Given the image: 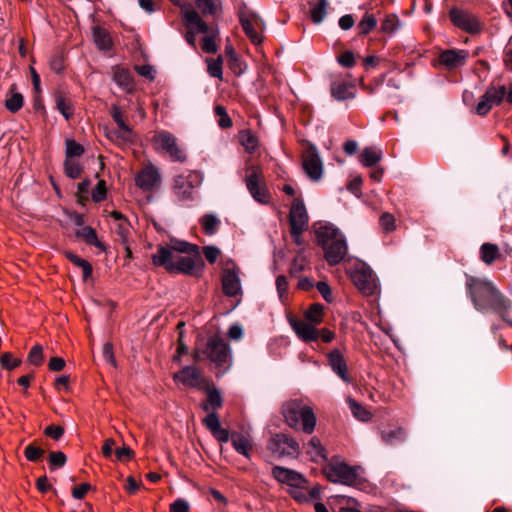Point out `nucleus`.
<instances>
[{
	"mask_svg": "<svg viewBox=\"0 0 512 512\" xmlns=\"http://www.w3.org/2000/svg\"><path fill=\"white\" fill-rule=\"evenodd\" d=\"M350 278L356 288L365 296L379 292L377 277L365 263H357L350 272Z\"/></svg>",
	"mask_w": 512,
	"mask_h": 512,
	"instance_id": "obj_5",
	"label": "nucleus"
},
{
	"mask_svg": "<svg viewBox=\"0 0 512 512\" xmlns=\"http://www.w3.org/2000/svg\"><path fill=\"white\" fill-rule=\"evenodd\" d=\"M76 236L83 239L88 245L95 246L102 251L106 249L104 244L98 240L96 231L90 226H85L77 230Z\"/></svg>",
	"mask_w": 512,
	"mask_h": 512,
	"instance_id": "obj_36",
	"label": "nucleus"
},
{
	"mask_svg": "<svg viewBox=\"0 0 512 512\" xmlns=\"http://www.w3.org/2000/svg\"><path fill=\"white\" fill-rule=\"evenodd\" d=\"M316 236L328 264H339L347 253V243L341 231L333 225H324L316 230Z\"/></svg>",
	"mask_w": 512,
	"mask_h": 512,
	"instance_id": "obj_2",
	"label": "nucleus"
},
{
	"mask_svg": "<svg viewBox=\"0 0 512 512\" xmlns=\"http://www.w3.org/2000/svg\"><path fill=\"white\" fill-rule=\"evenodd\" d=\"M202 355H205L217 366H222L229 358V347L221 337L216 335L211 336L207 340L206 347L203 351H195L194 359L200 361L202 360Z\"/></svg>",
	"mask_w": 512,
	"mask_h": 512,
	"instance_id": "obj_7",
	"label": "nucleus"
},
{
	"mask_svg": "<svg viewBox=\"0 0 512 512\" xmlns=\"http://www.w3.org/2000/svg\"><path fill=\"white\" fill-rule=\"evenodd\" d=\"M323 307L320 304H313L306 312L305 317L311 323L317 325L322 322Z\"/></svg>",
	"mask_w": 512,
	"mask_h": 512,
	"instance_id": "obj_49",
	"label": "nucleus"
},
{
	"mask_svg": "<svg viewBox=\"0 0 512 512\" xmlns=\"http://www.w3.org/2000/svg\"><path fill=\"white\" fill-rule=\"evenodd\" d=\"M153 139L157 150L166 152L173 161H185L184 151L178 146L176 138L170 132L160 131Z\"/></svg>",
	"mask_w": 512,
	"mask_h": 512,
	"instance_id": "obj_14",
	"label": "nucleus"
},
{
	"mask_svg": "<svg viewBox=\"0 0 512 512\" xmlns=\"http://www.w3.org/2000/svg\"><path fill=\"white\" fill-rule=\"evenodd\" d=\"M492 107L493 105L490 103V101L485 99V94H483L475 107V112L478 115L484 116L491 110Z\"/></svg>",
	"mask_w": 512,
	"mask_h": 512,
	"instance_id": "obj_60",
	"label": "nucleus"
},
{
	"mask_svg": "<svg viewBox=\"0 0 512 512\" xmlns=\"http://www.w3.org/2000/svg\"><path fill=\"white\" fill-rule=\"evenodd\" d=\"M329 365L344 382H350L346 361L339 350H333L328 354Z\"/></svg>",
	"mask_w": 512,
	"mask_h": 512,
	"instance_id": "obj_23",
	"label": "nucleus"
},
{
	"mask_svg": "<svg viewBox=\"0 0 512 512\" xmlns=\"http://www.w3.org/2000/svg\"><path fill=\"white\" fill-rule=\"evenodd\" d=\"M106 197V186L103 180L99 181L92 191V199L94 202H101Z\"/></svg>",
	"mask_w": 512,
	"mask_h": 512,
	"instance_id": "obj_58",
	"label": "nucleus"
},
{
	"mask_svg": "<svg viewBox=\"0 0 512 512\" xmlns=\"http://www.w3.org/2000/svg\"><path fill=\"white\" fill-rule=\"evenodd\" d=\"M328 6V0L310 2V16L314 24H320L324 21L325 17L327 16Z\"/></svg>",
	"mask_w": 512,
	"mask_h": 512,
	"instance_id": "obj_32",
	"label": "nucleus"
},
{
	"mask_svg": "<svg viewBox=\"0 0 512 512\" xmlns=\"http://www.w3.org/2000/svg\"><path fill=\"white\" fill-rule=\"evenodd\" d=\"M203 253L209 263H214L220 254V250L216 246H206Z\"/></svg>",
	"mask_w": 512,
	"mask_h": 512,
	"instance_id": "obj_63",
	"label": "nucleus"
},
{
	"mask_svg": "<svg viewBox=\"0 0 512 512\" xmlns=\"http://www.w3.org/2000/svg\"><path fill=\"white\" fill-rule=\"evenodd\" d=\"M136 184L144 191H150L161 181L159 170L154 165L145 166L135 177Z\"/></svg>",
	"mask_w": 512,
	"mask_h": 512,
	"instance_id": "obj_17",
	"label": "nucleus"
},
{
	"mask_svg": "<svg viewBox=\"0 0 512 512\" xmlns=\"http://www.w3.org/2000/svg\"><path fill=\"white\" fill-rule=\"evenodd\" d=\"M113 81L123 90L130 92L133 89L131 73L123 68H117L113 74Z\"/></svg>",
	"mask_w": 512,
	"mask_h": 512,
	"instance_id": "obj_38",
	"label": "nucleus"
},
{
	"mask_svg": "<svg viewBox=\"0 0 512 512\" xmlns=\"http://www.w3.org/2000/svg\"><path fill=\"white\" fill-rule=\"evenodd\" d=\"M182 18L188 29L185 39L190 46L195 48L196 33H208L209 27L191 5L182 8Z\"/></svg>",
	"mask_w": 512,
	"mask_h": 512,
	"instance_id": "obj_9",
	"label": "nucleus"
},
{
	"mask_svg": "<svg viewBox=\"0 0 512 512\" xmlns=\"http://www.w3.org/2000/svg\"><path fill=\"white\" fill-rule=\"evenodd\" d=\"M218 34V30L214 31L210 35H205L202 38V50L205 53H216L218 50V46L216 44V35Z\"/></svg>",
	"mask_w": 512,
	"mask_h": 512,
	"instance_id": "obj_50",
	"label": "nucleus"
},
{
	"mask_svg": "<svg viewBox=\"0 0 512 512\" xmlns=\"http://www.w3.org/2000/svg\"><path fill=\"white\" fill-rule=\"evenodd\" d=\"M44 433L54 440H59L64 434V429L61 426L50 425L45 428Z\"/></svg>",
	"mask_w": 512,
	"mask_h": 512,
	"instance_id": "obj_61",
	"label": "nucleus"
},
{
	"mask_svg": "<svg viewBox=\"0 0 512 512\" xmlns=\"http://www.w3.org/2000/svg\"><path fill=\"white\" fill-rule=\"evenodd\" d=\"M113 133L117 139H120L124 143L132 141L133 134H132L131 128L128 125H127V131H125L124 128H118Z\"/></svg>",
	"mask_w": 512,
	"mask_h": 512,
	"instance_id": "obj_62",
	"label": "nucleus"
},
{
	"mask_svg": "<svg viewBox=\"0 0 512 512\" xmlns=\"http://www.w3.org/2000/svg\"><path fill=\"white\" fill-rule=\"evenodd\" d=\"M22 106L23 96L20 93H14L5 102V107L13 113L19 111L22 108Z\"/></svg>",
	"mask_w": 512,
	"mask_h": 512,
	"instance_id": "obj_52",
	"label": "nucleus"
},
{
	"mask_svg": "<svg viewBox=\"0 0 512 512\" xmlns=\"http://www.w3.org/2000/svg\"><path fill=\"white\" fill-rule=\"evenodd\" d=\"M199 222L204 233L210 236L214 235L218 231L221 224L219 217L214 213H207L203 215L199 219Z\"/></svg>",
	"mask_w": 512,
	"mask_h": 512,
	"instance_id": "obj_35",
	"label": "nucleus"
},
{
	"mask_svg": "<svg viewBox=\"0 0 512 512\" xmlns=\"http://www.w3.org/2000/svg\"><path fill=\"white\" fill-rule=\"evenodd\" d=\"M382 150L374 147H365L359 156V160L365 167H371L382 159Z\"/></svg>",
	"mask_w": 512,
	"mask_h": 512,
	"instance_id": "obj_34",
	"label": "nucleus"
},
{
	"mask_svg": "<svg viewBox=\"0 0 512 512\" xmlns=\"http://www.w3.org/2000/svg\"><path fill=\"white\" fill-rule=\"evenodd\" d=\"M195 4L204 16H215L220 9L219 0H195Z\"/></svg>",
	"mask_w": 512,
	"mask_h": 512,
	"instance_id": "obj_41",
	"label": "nucleus"
},
{
	"mask_svg": "<svg viewBox=\"0 0 512 512\" xmlns=\"http://www.w3.org/2000/svg\"><path fill=\"white\" fill-rule=\"evenodd\" d=\"M381 438L387 445H397L405 441L406 432L402 428L383 430Z\"/></svg>",
	"mask_w": 512,
	"mask_h": 512,
	"instance_id": "obj_39",
	"label": "nucleus"
},
{
	"mask_svg": "<svg viewBox=\"0 0 512 512\" xmlns=\"http://www.w3.org/2000/svg\"><path fill=\"white\" fill-rule=\"evenodd\" d=\"M189 256H182L180 254H176L174 262H173V268L170 269V273H184V274H193L196 262L193 258Z\"/></svg>",
	"mask_w": 512,
	"mask_h": 512,
	"instance_id": "obj_28",
	"label": "nucleus"
},
{
	"mask_svg": "<svg viewBox=\"0 0 512 512\" xmlns=\"http://www.w3.org/2000/svg\"><path fill=\"white\" fill-rule=\"evenodd\" d=\"M469 56L466 50L450 49L443 51L439 56V61L448 69H456L465 65Z\"/></svg>",
	"mask_w": 512,
	"mask_h": 512,
	"instance_id": "obj_20",
	"label": "nucleus"
},
{
	"mask_svg": "<svg viewBox=\"0 0 512 512\" xmlns=\"http://www.w3.org/2000/svg\"><path fill=\"white\" fill-rule=\"evenodd\" d=\"M286 424L301 430L306 434H312L316 426V415L313 409L299 400H292L283 406L282 410Z\"/></svg>",
	"mask_w": 512,
	"mask_h": 512,
	"instance_id": "obj_3",
	"label": "nucleus"
},
{
	"mask_svg": "<svg viewBox=\"0 0 512 512\" xmlns=\"http://www.w3.org/2000/svg\"><path fill=\"white\" fill-rule=\"evenodd\" d=\"M113 229L119 237L120 242L123 245H126L128 243V238L131 230V225L128 222V220H121V222L119 223H114Z\"/></svg>",
	"mask_w": 512,
	"mask_h": 512,
	"instance_id": "obj_46",
	"label": "nucleus"
},
{
	"mask_svg": "<svg viewBox=\"0 0 512 512\" xmlns=\"http://www.w3.org/2000/svg\"><path fill=\"white\" fill-rule=\"evenodd\" d=\"M239 137L242 146L247 152L252 153L257 148L258 139L250 131H241Z\"/></svg>",
	"mask_w": 512,
	"mask_h": 512,
	"instance_id": "obj_45",
	"label": "nucleus"
},
{
	"mask_svg": "<svg viewBox=\"0 0 512 512\" xmlns=\"http://www.w3.org/2000/svg\"><path fill=\"white\" fill-rule=\"evenodd\" d=\"M175 380L185 386L199 387L202 383L200 370L195 366H186L174 376Z\"/></svg>",
	"mask_w": 512,
	"mask_h": 512,
	"instance_id": "obj_22",
	"label": "nucleus"
},
{
	"mask_svg": "<svg viewBox=\"0 0 512 512\" xmlns=\"http://www.w3.org/2000/svg\"><path fill=\"white\" fill-rule=\"evenodd\" d=\"M111 116L113 120L116 122L118 128H124V130L127 131V124L125 123L123 113L118 106H112Z\"/></svg>",
	"mask_w": 512,
	"mask_h": 512,
	"instance_id": "obj_59",
	"label": "nucleus"
},
{
	"mask_svg": "<svg viewBox=\"0 0 512 512\" xmlns=\"http://www.w3.org/2000/svg\"><path fill=\"white\" fill-rule=\"evenodd\" d=\"M55 103L57 110L64 116L65 119H70L73 116L74 109L72 101L67 98L63 93H55Z\"/></svg>",
	"mask_w": 512,
	"mask_h": 512,
	"instance_id": "obj_37",
	"label": "nucleus"
},
{
	"mask_svg": "<svg viewBox=\"0 0 512 512\" xmlns=\"http://www.w3.org/2000/svg\"><path fill=\"white\" fill-rule=\"evenodd\" d=\"M202 182L200 173L194 171L188 175H178L173 180V193L178 201L194 199L195 188Z\"/></svg>",
	"mask_w": 512,
	"mask_h": 512,
	"instance_id": "obj_8",
	"label": "nucleus"
},
{
	"mask_svg": "<svg viewBox=\"0 0 512 512\" xmlns=\"http://www.w3.org/2000/svg\"><path fill=\"white\" fill-rule=\"evenodd\" d=\"M380 225L386 232L393 231L395 229V218L390 213H383L380 217Z\"/></svg>",
	"mask_w": 512,
	"mask_h": 512,
	"instance_id": "obj_57",
	"label": "nucleus"
},
{
	"mask_svg": "<svg viewBox=\"0 0 512 512\" xmlns=\"http://www.w3.org/2000/svg\"><path fill=\"white\" fill-rule=\"evenodd\" d=\"M303 169L311 181H319L324 172L323 162L315 145H308L302 156Z\"/></svg>",
	"mask_w": 512,
	"mask_h": 512,
	"instance_id": "obj_13",
	"label": "nucleus"
},
{
	"mask_svg": "<svg viewBox=\"0 0 512 512\" xmlns=\"http://www.w3.org/2000/svg\"><path fill=\"white\" fill-rule=\"evenodd\" d=\"M449 16L456 27L470 34H477L482 30V24L478 17L468 11L452 8L449 11Z\"/></svg>",
	"mask_w": 512,
	"mask_h": 512,
	"instance_id": "obj_16",
	"label": "nucleus"
},
{
	"mask_svg": "<svg viewBox=\"0 0 512 512\" xmlns=\"http://www.w3.org/2000/svg\"><path fill=\"white\" fill-rule=\"evenodd\" d=\"M268 449L277 457L297 458L300 455L299 443L293 437L283 433L271 437Z\"/></svg>",
	"mask_w": 512,
	"mask_h": 512,
	"instance_id": "obj_10",
	"label": "nucleus"
},
{
	"mask_svg": "<svg viewBox=\"0 0 512 512\" xmlns=\"http://www.w3.org/2000/svg\"><path fill=\"white\" fill-rule=\"evenodd\" d=\"M246 171L245 184L252 198L261 204L268 203L270 195L261 168L251 165L247 167Z\"/></svg>",
	"mask_w": 512,
	"mask_h": 512,
	"instance_id": "obj_6",
	"label": "nucleus"
},
{
	"mask_svg": "<svg viewBox=\"0 0 512 512\" xmlns=\"http://www.w3.org/2000/svg\"><path fill=\"white\" fill-rule=\"evenodd\" d=\"M291 326L296 335L305 342L315 341L319 338V330L315 324L306 321L294 320L291 321Z\"/></svg>",
	"mask_w": 512,
	"mask_h": 512,
	"instance_id": "obj_21",
	"label": "nucleus"
},
{
	"mask_svg": "<svg viewBox=\"0 0 512 512\" xmlns=\"http://www.w3.org/2000/svg\"><path fill=\"white\" fill-rule=\"evenodd\" d=\"M44 452V449H42L41 447H38L34 444H30L25 448L24 455L27 460L31 462H36L42 457Z\"/></svg>",
	"mask_w": 512,
	"mask_h": 512,
	"instance_id": "obj_55",
	"label": "nucleus"
},
{
	"mask_svg": "<svg viewBox=\"0 0 512 512\" xmlns=\"http://www.w3.org/2000/svg\"><path fill=\"white\" fill-rule=\"evenodd\" d=\"M324 473L329 481L343 485L355 483L357 474L353 467L344 462L332 461L324 468Z\"/></svg>",
	"mask_w": 512,
	"mask_h": 512,
	"instance_id": "obj_11",
	"label": "nucleus"
},
{
	"mask_svg": "<svg viewBox=\"0 0 512 512\" xmlns=\"http://www.w3.org/2000/svg\"><path fill=\"white\" fill-rule=\"evenodd\" d=\"M221 281L226 296L234 297L242 293L240 270L233 262L227 263L223 269Z\"/></svg>",
	"mask_w": 512,
	"mask_h": 512,
	"instance_id": "obj_15",
	"label": "nucleus"
},
{
	"mask_svg": "<svg viewBox=\"0 0 512 512\" xmlns=\"http://www.w3.org/2000/svg\"><path fill=\"white\" fill-rule=\"evenodd\" d=\"M331 95L338 101L352 99L356 95L355 87L352 83L334 80L331 83Z\"/></svg>",
	"mask_w": 512,
	"mask_h": 512,
	"instance_id": "obj_26",
	"label": "nucleus"
},
{
	"mask_svg": "<svg viewBox=\"0 0 512 512\" xmlns=\"http://www.w3.org/2000/svg\"><path fill=\"white\" fill-rule=\"evenodd\" d=\"M175 256V252L169 246H159L152 256V261L154 265L164 267L169 272L173 268Z\"/></svg>",
	"mask_w": 512,
	"mask_h": 512,
	"instance_id": "obj_27",
	"label": "nucleus"
},
{
	"mask_svg": "<svg viewBox=\"0 0 512 512\" xmlns=\"http://www.w3.org/2000/svg\"><path fill=\"white\" fill-rule=\"evenodd\" d=\"M402 26V22L395 14L388 15L381 25V30L385 33H394Z\"/></svg>",
	"mask_w": 512,
	"mask_h": 512,
	"instance_id": "obj_48",
	"label": "nucleus"
},
{
	"mask_svg": "<svg viewBox=\"0 0 512 512\" xmlns=\"http://www.w3.org/2000/svg\"><path fill=\"white\" fill-rule=\"evenodd\" d=\"M289 222L291 228L307 229L308 215L303 201L299 198L294 199L290 213Z\"/></svg>",
	"mask_w": 512,
	"mask_h": 512,
	"instance_id": "obj_19",
	"label": "nucleus"
},
{
	"mask_svg": "<svg viewBox=\"0 0 512 512\" xmlns=\"http://www.w3.org/2000/svg\"><path fill=\"white\" fill-rule=\"evenodd\" d=\"M93 40L98 49L109 51L112 48V39L110 34L100 26L93 27Z\"/></svg>",
	"mask_w": 512,
	"mask_h": 512,
	"instance_id": "obj_31",
	"label": "nucleus"
},
{
	"mask_svg": "<svg viewBox=\"0 0 512 512\" xmlns=\"http://www.w3.org/2000/svg\"><path fill=\"white\" fill-rule=\"evenodd\" d=\"M49 463L53 468H61L66 464V455L61 451H53L49 454Z\"/></svg>",
	"mask_w": 512,
	"mask_h": 512,
	"instance_id": "obj_56",
	"label": "nucleus"
},
{
	"mask_svg": "<svg viewBox=\"0 0 512 512\" xmlns=\"http://www.w3.org/2000/svg\"><path fill=\"white\" fill-rule=\"evenodd\" d=\"M43 359L44 355L42 346L39 344L33 346L27 357L28 362L32 365L40 366L43 362Z\"/></svg>",
	"mask_w": 512,
	"mask_h": 512,
	"instance_id": "obj_51",
	"label": "nucleus"
},
{
	"mask_svg": "<svg viewBox=\"0 0 512 512\" xmlns=\"http://www.w3.org/2000/svg\"><path fill=\"white\" fill-rule=\"evenodd\" d=\"M272 475L277 481L287 484L290 489L298 485L307 484V481L302 474L281 466H275L272 469Z\"/></svg>",
	"mask_w": 512,
	"mask_h": 512,
	"instance_id": "obj_18",
	"label": "nucleus"
},
{
	"mask_svg": "<svg viewBox=\"0 0 512 512\" xmlns=\"http://www.w3.org/2000/svg\"><path fill=\"white\" fill-rule=\"evenodd\" d=\"M234 449L246 458H250L253 448L252 438L248 434L233 432L229 434Z\"/></svg>",
	"mask_w": 512,
	"mask_h": 512,
	"instance_id": "obj_25",
	"label": "nucleus"
},
{
	"mask_svg": "<svg viewBox=\"0 0 512 512\" xmlns=\"http://www.w3.org/2000/svg\"><path fill=\"white\" fill-rule=\"evenodd\" d=\"M223 405L222 396L216 388L209 389L206 401L200 406L207 412V416L203 419V424L211 432V434L221 443L229 441V431L221 427L219 417L216 410Z\"/></svg>",
	"mask_w": 512,
	"mask_h": 512,
	"instance_id": "obj_4",
	"label": "nucleus"
},
{
	"mask_svg": "<svg viewBox=\"0 0 512 512\" xmlns=\"http://www.w3.org/2000/svg\"><path fill=\"white\" fill-rule=\"evenodd\" d=\"M189 503L185 499H177L170 505L171 512H188Z\"/></svg>",
	"mask_w": 512,
	"mask_h": 512,
	"instance_id": "obj_64",
	"label": "nucleus"
},
{
	"mask_svg": "<svg viewBox=\"0 0 512 512\" xmlns=\"http://www.w3.org/2000/svg\"><path fill=\"white\" fill-rule=\"evenodd\" d=\"M307 454L313 462H320L327 460L325 449L317 437H312L307 444Z\"/></svg>",
	"mask_w": 512,
	"mask_h": 512,
	"instance_id": "obj_33",
	"label": "nucleus"
},
{
	"mask_svg": "<svg viewBox=\"0 0 512 512\" xmlns=\"http://www.w3.org/2000/svg\"><path fill=\"white\" fill-rule=\"evenodd\" d=\"M84 153L82 145L74 140H66V158L80 157Z\"/></svg>",
	"mask_w": 512,
	"mask_h": 512,
	"instance_id": "obj_53",
	"label": "nucleus"
},
{
	"mask_svg": "<svg viewBox=\"0 0 512 512\" xmlns=\"http://www.w3.org/2000/svg\"><path fill=\"white\" fill-rule=\"evenodd\" d=\"M169 247L177 253H184L187 255L196 256L199 260H201L199 247L196 244H192L186 241H182L179 239H171L169 243Z\"/></svg>",
	"mask_w": 512,
	"mask_h": 512,
	"instance_id": "obj_30",
	"label": "nucleus"
},
{
	"mask_svg": "<svg viewBox=\"0 0 512 512\" xmlns=\"http://www.w3.org/2000/svg\"><path fill=\"white\" fill-rule=\"evenodd\" d=\"M507 93V88L504 85L501 86H489L485 91V99L490 101L494 105H500L504 100Z\"/></svg>",
	"mask_w": 512,
	"mask_h": 512,
	"instance_id": "obj_40",
	"label": "nucleus"
},
{
	"mask_svg": "<svg viewBox=\"0 0 512 512\" xmlns=\"http://www.w3.org/2000/svg\"><path fill=\"white\" fill-rule=\"evenodd\" d=\"M466 289L476 310L484 312L492 309L512 327V318L507 314L512 304L495 288L492 282L485 278L467 275Z\"/></svg>",
	"mask_w": 512,
	"mask_h": 512,
	"instance_id": "obj_1",
	"label": "nucleus"
},
{
	"mask_svg": "<svg viewBox=\"0 0 512 512\" xmlns=\"http://www.w3.org/2000/svg\"><path fill=\"white\" fill-rule=\"evenodd\" d=\"M347 403H348L349 409L351 410V412L355 418H357L358 420L363 421V422L370 420L371 413L368 410H366L357 401H355L352 398H348Z\"/></svg>",
	"mask_w": 512,
	"mask_h": 512,
	"instance_id": "obj_42",
	"label": "nucleus"
},
{
	"mask_svg": "<svg viewBox=\"0 0 512 512\" xmlns=\"http://www.w3.org/2000/svg\"><path fill=\"white\" fill-rule=\"evenodd\" d=\"M480 259L486 264L491 265L494 261L499 260L502 254L499 247L493 243H483L480 246Z\"/></svg>",
	"mask_w": 512,
	"mask_h": 512,
	"instance_id": "obj_29",
	"label": "nucleus"
},
{
	"mask_svg": "<svg viewBox=\"0 0 512 512\" xmlns=\"http://www.w3.org/2000/svg\"><path fill=\"white\" fill-rule=\"evenodd\" d=\"M0 363L4 369L13 370L21 364V360L14 358L11 353L5 352L1 355Z\"/></svg>",
	"mask_w": 512,
	"mask_h": 512,
	"instance_id": "obj_54",
	"label": "nucleus"
},
{
	"mask_svg": "<svg viewBox=\"0 0 512 512\" xmlns=\"http://www.w3.org/2000/svg\"><path fill=\"white\" fill-rule=\"evenodd\" d=\"M289 493L298 502H308L319 499L321 489L319 486L309 488L307 484H302L290 489Z\"/></svg>",
	"mask_w": 512,
	"mask_h": 512,
	"instance_id": "obj_24",
	"label": "nucleus"
},
{
	"mask_svg": "<svg viewBox=\"0 0 512 512\" xmlns=\"http://www.w3.org/2000/svg\"><path fill=\"white\" fill-rule=\"evenodd\" d=\"M206 63H207L208 74L211 77H214V78H217V79L221 80L222 76H223V69H222L223 59H222V57L219 56L216 59L207 58L206 59Z\"/></svg>",
	"mask_w": 512,
	"mask_h": 512,
	"instance_id": "obj_43",
	"label": "nucleus"
},
{
	"mask_svg": "<svg viewBox=\"0 0 512 512\" xmlns=\"http://www.w3.org/2000/svg\"><path fill=\"white\" fill-rule=\"evenodd\" d=\"M377 26V20L373 14L365 13L358 23L359 33L361 35H367Z\"/></svg>",
	"mask_w": 512,
	"mask_h": 512,
	"instance_id": "obj_44",
	"label": "nucleus"
},
{
	"mask_svg": "<svg viewBox=\"0 0 512 512\" xmlns=\"http://www.w3.org/2000/svg\"><path fill=\"white\" fill-rule=\"evenodd\" d=\"M65 174L71 178L76 179L81 175L82 167L79 162L73 158H66L64 162Z\"/></svg>",
	"mask_w": 512,
	"mask_h": 512,
	"instance_id": "obj_47",
	"label": "nucleus"
},
{
	"mask_svg": "<svg viewBox=\"0 0 512 512\" xmlns=\"http://www.w3.org/2000/svg\"><path fill=\"white\" fill-rule=\"evenodd\" d=\"M241 26L247 37L254 44L262 42L261 32L264 29V22L255 12L245 9L239 13Z\"/></svg>",
	"mask_w": 512,
	"mask_h": 512,
	"instance_id": "obj_12",
	"label": "nucleus"
}]
</instances>
